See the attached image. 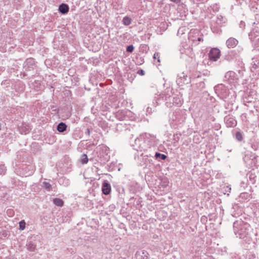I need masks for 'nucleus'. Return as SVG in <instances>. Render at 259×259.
I'll return each mask as SVG.
<instances>
[{
    "label": "nucleus",
    "mask_w": 259,
    "mask_h": 259,
    "mask_svg": "<svg viewBox=\"0 0 259 259\" xmlns=\"http://www.w3.org/2000/svg\"><path fill=\"white\" fill-rule=\"evenodd\" d=\"M131 112L126 110H120L116 113V117L120 120H126Z\"/></svg>",
    "instance_id": "nucleus-11"
},
{
    "label": "nucleus",
    "mask_w": 259,
    "mask_h": 259,
    "mask_svg": "<svg viewBox=\"0 0 259 259\" xmlns=\"http://www.w3.org/2000/svg\"><path fill=\"white\" fill-rule=\"evenodd\" d=\"M102 191L104 194L108 195L111 192L110 184L107 180L103 181L102 186Z\"/></svg>",
    "instance_id": "nucleus-14"
},
{
    "label": "nucleus",
    "mask_w": 259,
    "mask_h": 259,
    "mask_svg": "<svg viewBox=\"0 0 259 259\" xmlns=\"http://www.w3.org/2000/svg\"><path fill=\"white\" fill-rule=\"evenodd\" d=\"M235 58V53L234 51L229 52L228 54L225 56V60L230 61Z\"/></svg>",
    "instance_id": "nucleus-22"
},
{
    "label": "nucleus",
    "mask_w": 259,
    "mask_h": 259,
    "mask_svg": "<svg viewBox=\"0 0 259 259\" xmlns=\"http://www.w3.org/2000/svg\"><path fill=\"white\" fill-rule=\"evenodd\" d=\"M225 22V18L222 16L219 15L217 17L215 21L211 23L210 28L213 33H219L221 31V27Z\"/></svg>",
    "instance_id": "nucleus-6"
},
{
    "label": "nucleus",
    "mask_w": 259,
    "mask_h": 259,
    "mask_svg": "<svg viewBox=\"0 0 259 259\" xmlns=\"http://www.w3.org/2000/svg\"><path fill=\"white\" fill-rule=\"evenodd\" d=\"M85 134H87L88 135H90V131L89 128H87L85 132Z\"/></svg>",
    "instance_id": "nucleus-43"
},
{
    "label": "nucleus",
    "mask_w": 259,
    "mask_h": 259,
    "mask_svg": "<svg viewBox=\"0 0 259 259\" xmlns=\"http://www.w3.org/2000/svg\"><path fill=\"white\" fill-rule=\"evenodd\" d=\"M154 100L156 102V105L165 102V105L170 107L172 105L180 106L182 104L181 99L177 96H173L172 90L170 88L166 89L159 95L155 96Z\"/></svg>",
    "instance_id": "nucleus-2"
},
{
    "label": "nucleus",
    "mask_w": 259,
    "mask_h": 259,
    "mask_svg": "<svg viewBox=\"0 0 259 259\" xmlns=\"http://www.w3.org/2000/svg\"><path fill=\"white\" fill-rule=\"evenodd\" d=\"M138 73L140 75H143L145 74V72L143 70L141 69L138 71Z\"/></svg>",
    "instance_id": "nucleus-38"
},
{
    "label": "nucleus",
    "mask_w": 259,
    "mask_h": 259,
    "mask_svg": "<svg viewBox=\"0 0 259 259\" xmlns=\"http://www.w3.org/2000/svg\"><path fill=\"white\" fill-rule=\"evenodd\" d=\"M54 203L58 206H62L64 203L63 201L59 198H56L53 200Z\"/></svg>",
    "instance_id": "nucleus-26"
},
{
    "label": "nucleus",
    "mask_w": 259,
    "mask_h": 259,
    "mask_svg": "<svg viewBox=\"0 0 259 259\" xmlns=\"http://www.w3.org/2000/svg\"><path fill=\"white\" fill-rule=\"evenodd\" d=\"M156 159L160 161V160H164L166 158V156L165 154H161L159 152H156L154 155Z\"/></svg>",
    "instance_id": "nucleus-24"
},
{
    "label": "nucleus",
    "mask_w": 259,
    "mask_h": 259,
    "mask_svg": "<svg viewBox=\"0 0 259 259\" xmlns=\"http://www.w3.org/2000/svg\"><path fill=\"white\" fill-rule=\"evenodd\" d=\"M238 44V41L234 37H230L226 42V46L228 48H234Z\"/></svg>",
    "instance_id": "nucleus-15"
},
{
    "label": "nucleus",
    "mask_w": 259,
    "mask_h": 259,
    "mask_svg": "<svg viewBox=\"0 0 259 259\" xmlns=\"http://www.w3.org/2000/svg\"><path fill=\"white\" fill-rule=\"evenodd\" d=\"M59 183L64 186H67L69 184V180L66 178L62 177L59 179Z\"/></svg>",
    "instance_id": "nucleus-23"
},
{
    "label": "nucleus",
    "mask_w": 259,
    "mask_h": 259,
    "mask_svg": "<svg viewBox=\"0 0 259 259\" xmlns=\"http://www.w3.org/2000/svg\"><path fill=\"white\" fill-rule=\"evenodd\" d=\"M235 76V73L233 71L228 72L225 75V78L228 80V82L230 83H233L234 82Z\"/></svg>",
    "instance_id": "nucleus-17"
},
{
    "label": "nucleus",
    "mask_w": 259,
    "mask_h": 259,
    "mask_svg": "<svg viewBox=\"0 0 259 259\" xmlns=\"http://www.w3.org/2000/svg\"><path fill=\"white\" fill-rule=\"evenodd\" d=\"M221 51L217 48H211L208 54V65H211L213 62H216L220 58Z\"/></svg>",
    "instance_id": "nucleus-7"
},
{
    "label": "nucleus",
    "mask_w": 259,
    "mask_h": 259,
    "mask_svg": "<svg viewBox=\"0 0 259 259\" xmlns=\"http://www.w3.org/2000/svg\"><path fill=\"white\" fill-rule=\"evenodd\" d=\"M223 189H224V193L226 194V193L227 192H230L231 190V188L230 187V186L228 185V186H226L225 187H224L223 188Z\"/></svg>",
    "instance_id": "nucleus-34"
},
{
    "label": "nucleus",
    "mask_w": 259,
    "mask_h": 259,
    "mask_svg": "<svg viewBox=\"0 0 259 259\" xmlns=\"http://www.w3.org/2000/svg\"><path fill=\"white\" fill-rule=\"evenodd\" d=\"M35 67V61L33 59H27L24 63V68L26 71L30 70Z\"/></svg>",
    "instance_id": "nucleus-13"
},
{
    "label": "nucleus",
    "mask_w": 259,
    "mask_h": 259,
    "mask_svg": "<svg viewBox=\"0 0 259 259\" xmlns=\"http://www.w3.org/2000/svg\"><path fill=\"white\" fill-rule=\"evenodd\" d=\"M7 213L9 217H12L14 215V212L12 209H9L7 210Z\"/></svg>",
    "instance_id": "nucleus-36"
},
{
    "label": "nucleus",
    "mask_w": 259,
    "mask_h": 259,
    "mask_svg": "<svg viewBox=\"0 0 259 259\" xmlns=\"http://www.w3.org/2000/svg\"><path fill=\"white\" fill-rule=\"evenodd\" d=\"M6 167L4 164L0 165V175H5L6 171Z\"/></svg>",
    "instance_id": "nucleus-29"
},
{
    "label": "nucleus",
    "mask_w": 259,
    "mask_h": 259,
    "mask_svg": "<svg viewBox=\"0 0 259 259\" xmlns=\"http://www.w3.org/2000/svg\"><path fill=\"white\" fill-rule=\"evenodd\" d=\"M247 196H248V194L246 193H242L240 194V197L241 198H246Z\"/></svg>",
    "instance_id": "nucleus-37"
},
{
    "label": "nucleus",
    "mask_w": 259,
    "mask_h": 259,
    "mask_svg": "<svg viewBox=\"0 0 259 259\" xmlns=\"http://www.w3.org/2000/svg\"><path fill=\"white\" fill-rule=\"evenodd\" d=\"M26 246L27 249L30 251H34L36 249V244L31 241L28 242Z\"/></svg>",
    "instance_id": "nucleus-21"
},
{
    "label": "nucleus",
    "mask_w": 259,
    "mask_h": 259,
    "mask_svg": "<svg viewBox=\"0 0 259 259\" xmlns=\"http://www.w3.org/2000/svg\"><path fill=\"white\" fill-rule=\"evenodd\" d=\"M190 81V78L188 77L184 72L179 74L177 79V84L179 86H183L184 84H188Z\"/></svg>",
    "instance_id": "nucleus-10"
},
{
    "label": "nucleus",
    "mask_w": 259,
    "mask_h": 259,
    "mask_svg": "<svg viewBox=\"0 0 259 259\" xmlns=\"http://www.w3.org/2000/svg\"><path fill=\"white\" fill-rule=\"evenodd\" d=\"M66 128H67V125L64 122L59 123L58 124V125H57V130L60 133L64 132V131H65L66 130Z\"/></svg>",
    "instance_id": "nucleus-20"
},
{
    "label": "nucleus",
    "mask_w": 259,
    "mask_h": 259,
    "mask_svg": "<svg viewBox=\"0 0 259 259\" xmlns=\"http://www.w3.org/2000/svg\"><path fill=\"white\" fill-rule=\"evenodd\" d=\"M160 55L159 53H155L153 56V58L154 59H157L158 62H160Z\"/></svg>",
    "instance_id": "nucleus-35"
},
{
    "label": "nucleus",
    "mask_w": 259,
    "mask_h": 259,
    "mask_svg": "<svg viewBox=\"0 0 259 259\" xmlns=\"http://www.w3.org/2000/svg\"><path fill=\"white\" fill-rule=\"evenodd\" d=\"M25 228V222L24 220H22L19 223V229L23 230Z\"/></svg>",
    "instance_id": "nucleus-31"
},
{
    "label": "nucleus",
    "mask_w": 259,
    "mask_h": 259,
    "mask_svg": "<svg viewBox=\"0 0 259 259\" xmlns=\"http://www.w3.org/2000/svg\"><path fill=\"white\" fill-rule=\"evenodd\" d=\"M186 30V28L185 27H180L177 32L178 35H181L185 33V31Z\"/></svg>",
    "instance_id": "nucleus-30"
},
{
    "label": "nucleus",
    "mask_w": 259,
    "mask_h": 259,
    "mask_svg": "<svg viewBox=\"0 0 259 259\" xmlns=\"http://www.w3.org/2000/svg\"><path fill=\"white\" fill-rule=\"evenodd\" d=\"M224 120L227 126L229 127H234L237 124V121L235 118L230 115L226 116Z\"/></svg>",
    "instance_id": "nucleus-12"
},
{
    "label": "nucleus",
    "mask_w": 259,
    "mask_h": 259,
    "mask_svg": "<svg viewBox=\"0 0 259 259\" xmlns=\"http://www.w3.org/2000/svg\"><path fill=\"white\" fill-rule=\"evenodd\" d=\"M80 162L82 164H86L88 162V156L86 154H84L82 155L80 158Z\"/></svg>",
    "instance_id": "nucleus-28"
},
{
    "label": "nucleus",
    "mask_w": 259,
    "mask_h": 259,
    "mask_svg": "<svg viewBox=\"0 0 259 259\" xmlns=\"http://www.w3.org/2000/svg\"><path fill=\"white\" fill-rule=\"evenodd\" d=\"M201 76V75H199V74L197 75V76H196V75H195L194 77H195V78H198L200 77Z\"/></svg>",
    "instance_id": "nucleus-45"
},
{
    "label": "nucleus",
    "mask_w": 259,
    "mask_h": 259,
    "mask_svg": "<svg viewBox=\"0 0 259 259\" xmlns=\"http://www.w3.org/2000/svg\"><path fill=\"white\" fill-rule=\"evenodd\" d=\"M186 114L184 111L178 109L169 115V123L174 128L181 127L186 119Z\"/></svg>",
    "instance_id": "nucleus-3"
},
{
    "label": "nucleus",
    "mask_w": 259,
    "mask_h": 259,
    "mask_svg": "<svg viewBox=\"0 0 259 259\" xmlns=\"http://www.w3.org/2000/svg\"><path fill=\"white\" fill-rule=\"evenodd\" d=\"M147 112L149 114H150V113L152 112V109L150 107H148L147 108Z\"/></svg>",
    "instance_id": "nucleus-41"
},
{
    "label": "nucleus",
    "mask_w": 259,
    "mask_h": 259,
    "mask_svg": "<svg viewBox=\"0 0 259 259\" xmlns=\"http://www.w3.org/2000/svg\"><path fill=\"white\" fill-rule=\"evenodd\" d=\"M42 187L45 188L47 191L52 190V187L51 184L46 181H44L42 183Z\"/></svg>",
    "instance_id": "nucleus-25"
},
{
    "label": "nucleus",
    "mask_w": 259,
    "mask_h": 259,
    "mask_svg": "<svg viewBox=\"0 0 259 259\" xmlns=\"http://www.w3.org/2000/svg\"><path fill=\"white\" fill-rule=\"evenodd\" d=\"M170 1L175 3L178 4L180 2L181 0H170Z\"/></svg>",
    "instance_id": "nucleus-42"
},
{
    "label": "nucleus",
    "mask_w": 259,
    "mask_h": 259,
    "mask_svg": "<svg viewBox=\"0 0 259 259\" xmlns=\"http://www.w3.org/2000/svg\"><path fill=\"white\" fill-rule=\"evenodd\" d=\"M244 25V23L242 21H241V23H240V25Z\"/></svg>",
    "instance_id": "nucleus-46"
},
{
    "label": "nucleus",
    "mask_w": 259,
    "mask_h": 259,
    "mask_svg": "<svg viewBox=\"0 0 259 259\" xmlns=\"http://www.w3.org/2000/svg\"><path fill=\"white\" fill-rule=\"evenodd\" d=\"M59 11L62 14H66L69 11V7L66 4H62L59 7Z\"/></svg>",
    "instance_id": "nucleus-19"
},
{
    "label": "nucleus",
    "mask_w": 259,
    "mask_h": 259,
    "mask_svg": "<svg viewBox=\"0 0 259 259\" xmlns=\"http://www.w3.org/2000/svg\"><path fill=\"white\" fill-rule=\"evenodd\" d=\"M200 88L201 89H203L205 88V84L203 82L201 81L199 83Z\"/></svg>",
    "instance_id": "nucleus-39"
},
{
    "label": "nucleus",
    "mask_w": 259,
    "mask_h": 259,
    "mask_svg": "<svg viewBox=\"0 0 259 259\" xmlns=\"http://www.w3.org/2000/svg\"><path fill=\"white\" fill-rule=\"evenodd\" d=\"M236 138L238 141H241L243 139V137L241 133L238 132L236 133Z\"/></svg>",
    "instance_id": "nucleus-32"
},
{
    "label": "nucleus",
    "mask_w": 259,
    "mask_h": 259,
    "mask_svg": "<svg viewBox=\"0 0 259 259\" xmlns=\"http://www.w3.org/2000/svg\"><path fill=\"white\" fill-rule=\"evenodd\" d=\"M215 93L221 99L225 98L228 95V90L223 84H218L214 87Z\"/></svg>",
    "instance_id": "nucleus-9"
},
{
    "label": "nucleus",
    "mask_w": 259,
    "mask_h": 259,
    "mask_svg": "<svg viewBox=\"0 0 259 259\" xmlns=\"http://www.w3.org/2000/svg\"><path fill=\"white\" fill-rule=\"evenodd\" d=\"M134 47L133 45L128 46L126 47V51L129 53H132L134 51Z\"/></svg>",
    "instance_id": "nucleus-33"
},
{
    "label": "nucleus",
    "mask_w": 259,
    "mask_h": 259,
    "mask_svg": "<svg viewBox=\"0 0 259 259\" xmlns=\"http://www.w3.org/2000/svg\"><path fill=\"white\" fill-rule=\"evenodd\" d=\"M122 23L124 25H125L126 26H128L131 24L132 19L127 16H125L123 18Z\"/></svg>",
    "instance_id": "nucleus-27"
},
{
    "label": "nucleus",
    "mask_w": 259,
    "mask_h": 259,
    "mask_svg": "<svg viewBox=\"0 0 259 259\" xmlns=\"http://www.w3.org/2000/svg\"><path fill=\"white\" fill-rule=\"evenodd\" d=\"M179 50L181 54L182 58H183L185 55L190 58H192L193 56L192 48L187 43L182 44L180 46Z\"/></svg>",
    "instance_id": "nucleus-8"
},
{
    "label": "nucleus",
    "mask_w": 259,
    "mask_h": 259,
    "mask_svg": "<svg viewBox=\"0 0 259 259\" xmlns=\"http://www.w3.org/2000/svg\"><path fill=\"white\" fill-rule=\"evenodd\" d=\"M31 130L30 126L29 124H23L19 128L20 133L22 134L26 135L28 134Z\"/></svg>",
    "instance_id": "nucleus-18"
},
{
    "label": "nucleus",
    "mask_w": 259,
    "mask_h": 259,
    "mask_svg": "<svg viewBox=\"0 0 259 259\" xmlns=\"http://www.w3.org/2000/svg\"><path fill=\"white\" fill-rule=\"evenodd\" d=\"M30 167L32 168L31 171L29 174V175H31L33 172V168L32 166H30Z\"/></svg>",
    "instance_id": "nucleus-44"
},
{
    "label": "nucleus",
    "mask_w": 259,
    "mask_h": 259,
    "mask_svg": "<svg viewBox=\"0 0 259 259\" xmlns=\"http://www.w3.org/2000/svg\"><path fill=\"white\" fill-rule=\"evenodd\" d=\"M157 144L156 137L149 134L141 135L135 140L133 148L138 151H146Z\"/></svg>",
    "instance_id": "nucleus-1"
},
{
    "label": "nucleus",
    "mask_w": 259,
    "mask_h": 259,
    "mask_svg": "<svg viewBox=\"0 0 259 259\" xmlns=\"http://www.w3.org/2000/svg\"><path fill=\"white\" fill-rule=\"evenodd\" d=\"M136 256L138 259H149L148 253L145 250L137 252Z\"/></svg>",
    "instance_id": "nucleus-16"
},
{
    "label": "nucleus",
    "mask_w": 259,
    "mask_h": 259,
    "mask_svg": "<svg viewBox=\"0 0 259 259\" xmlns=\"http://www.w3.org/2000/svg\"><path fill=\"white\" fill-rule=\"evenodd\" d=\"M252 67L254 68V69H256L258 67L257 65L255 63H254V62H252Z\"/></svg>",
    "instance_id": "nucleus-40"
},
{
    "label": "nucleus",
    "mask_w": 259,
    "mask_h": 259,
    "mask_svg": "<svg viewBox=\"0 0 259 259\" xmlns=\"http://www.w3.org/2000/svg\"><path fill=\"white\" fill-rule=\"evenodd\" d=\"M233 216L236 217L235 214H232Z\"/></svg>",
    "instance_id": "nucleus-47"
},
{
    "label": "nucleus",
    "mask_w": 259,
    "mask_h": 259,
    "mask_svg": "<svg viewBox=\"0 0 259 259\" xmlns=\"http://www.w3.org/2000/svg\"><path fill=\"white\" fill-rule=\"evenodd\" d=\"M203 34L198 29H191L188 33L189 41L197 45L199 42L203 41Z\"/></svg>",
    "instance_id": "nucleus-5"
},
{
    "label": "nucleus",
    "mask_w": 259,
    "mask_h": 259,
    "mask_svg": "<svg viewBox=\"0 0 259 259\" xmlns=\"http://www.w3.org/2000/svg\"><path fill=\"white\" fill-rule=\"evenodd\" d=\"M250 225L241 220L236 221L233 224L234 232L237 237L244 238L249 229Z\"/></svg>",
    "instance_id": "nucleus-4"
}]
</instances>
